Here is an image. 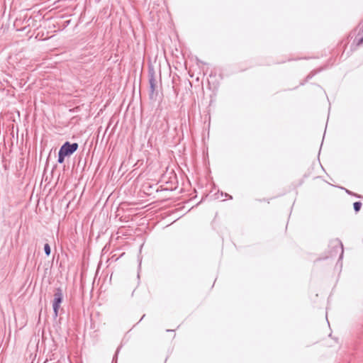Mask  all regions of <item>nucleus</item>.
<instances>
[{
  "instance_id": "1",
  "label": "nucleus",
  "mask_w": 363,
  "mask_h": 363,
  "mask_svg": "<svg viewBox=\"0 0 363 363\" xmlns=\"http://www.w3.org/2000/svg\"><path fill=\"white\" fill-rule=\"evenodd\" d=\"M63 300V294L60 288H57L55 291L54 298L52 301V308L54 313V318H57L58 315V311L60 308V304Z\"/></svg>"
},
{
  "instance_id": "2",
  "label": "nucleus",
  "mask_w": 363,
  "mask_h": 363,
  "mask_svg": "<svg viewBox=\"0 0 363 363\" xmlns=\"http://www.w3.org/2000/svg\"><path fill=\"white\" fill-rule=\"evenodd\" d=\"M78 147V143H70L69 142L67 141L61 146L59 151L62 152L63 155H65L66 157H69L75 151H77Z\"/></svg>"
},
{
  "instance_id": "3",
  "label": "nucleus",
  "mask_w": 363,
  "mask_h": 363,
  "mask_svg": "<svg viewBox=\"0 0 363 363\" xmlns=\"http://www.w3.org/2000/svg\"><path fill=\"white\" fill-rule=\"evenodd\" d=\"M149 77V84H150V98L153 99L155 95H157L156 88H157V82L155 79V73L154 69H150L148 72Z\"/></svg>"
},
{
  "instance_id": "4",
  "label": "nucleus",
  "mask_w": 363,
  "mask_h": 363,
  "mask_svg": "<svg viewBox=\"0 0 363 363\" xmlns=\"http://www.w3.org/2000/svg\"><path fill=\"white\" fill-rule=\"evenodd\" d=\"M362 203L360 201H356L353 204V206H354V210L355 212H359L361 209V207H362Z\"/></svg>"
},
{
  "instance_id": "5",
  "label": "nucleus",
  "mask_w": 363,
  "mask_h": 363,
  "mask_svg": "<svg viewBox=\"0 0 363 363\" xmlns=\"http://www.w3.org/2000/svg\"><path fill=\"white\" fill-rule=\"evenodd\" d=\"M65 155H63L62 152H60L59 151L58 152V160H57V162L60 163V164H62L65 161Z\"/></svg>"
},
{
  "instance_id": "6",
  "label": "nucleus",
  "mask_w": 363,
  "mask_h": 363,
  "mask_svg": "<svg viewBox=\"0 0 363 363\" xmlns=\"http://www.w3.org/2000/svg\"><path fill=\"white\" fill-rule=\"evenodd\" d=\"M44 251L47 256H49L50 255L51 250H50V247L49 244L46 243L44 245Z\"/></svg>"
},
{
  "instance_id": "7",
  "label": "nucleus",
  "mask_w": 363,
  "mask_h": 363,
  "mask_svg": "<svg viewBox=\"0 0 363 363\" xmlns=\"http://www.w3.org/2000/svg\"><path fill=\"white\" fill-rule=\"evenodd\" d=\"M363 43V37L361 38L359 40H358V43H357V45H360Z\"/></svg>"
},
{
  "instance_id": "8",
  "label": "nucleus",
  "mask_w": 363,
  "mask_h": 363,
  "mask_svg": "<svg viewBox=\"0 0 363 363\" xmlns=\"http://www.w3.org/2000/svg\"><path fill=\"white\" fill-rule=\"evenodd\" d=\"M118 352V350H117V351H116V354H115V355L113 357V359H117Z\"/></svg>"
},
{
  "instance_id": "9",
  "label": "nucleus",
  "mask_w": 363,
  "mask_h": 363,
  "mask_svg": "<svg viewBox=\"0 0 363 363\" xmlns=\"http://www.w3.org/2000/svg\"><path fill=\"white\" fill-rule=\"evenodd\" d=\"M346 191H347V194H352V193L350 192V191L347 190Z\"/></svg>"
}]
</instances>
